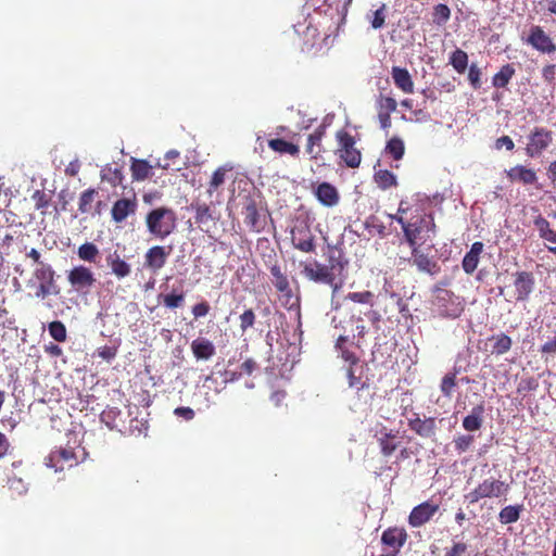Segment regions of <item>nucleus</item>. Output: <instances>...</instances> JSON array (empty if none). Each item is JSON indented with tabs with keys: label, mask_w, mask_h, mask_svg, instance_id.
<instances>
[{
	"label": "nucleus",
	"mask_w": 556,
	"mask_h": 556,
	"mask_svg": "<svg viewBox=\"0 0 556 556\" xmlns=\"http://www.w3.org/2000/svg\"><path fill=\"white\" fill-rule=\"evenodd\" d=\"M412 208L407 200H401L396 214L389 216L401 225L408 245H416L418 239L427 241L430 238V233L434 235L437 225L431 213L416 214L409 219L405 218L404 215L412 212Z\"/></svg>",
	"instance_id": "nucleus-1"
},
{
	"label": "nucleus",
	"mask_w": 556,
	"mask_h": 556,
	"mask_svg": "<svg viewBox=\"0 0 556 556\" xmlns=\"http://www.w3.org/2000/svg\"><path fill=\"white\" fill-rule=\"evenodd\" d=\"M328 264H323L316 260L301 262V274L309 281L332 286L336 279V271H343L349 262L344 257L342 250L330 247L327 254Z\"/></svg>",
	"instance_id": "nucleus-2"
},
{
	"label": "nucleus",
	"mask_w": 556,
	"mask_h": 556,
	"mask_svg": "<svg viewBox=\"0 0 556 556\" xmlns=\"http://www.w3.org/2000/svg\"><path fill=\"white\" fill-rule=\"evenodd\" d=\"M266 213L267 210L263 205L262 197L258 191L253 189L242 197L241 214L250 231L262 232L265 229Z\"/></svg>",
	"instance_id": "nucleus-3"
},
{
	"label": "nucleus",
	"mask_w": 556,
	"mask_h": 556,
	"mask_svg": "<svg viewBox=\"0 0 556 556\" xmlns=\"http://www.w3.org/2000/svg\"><path fill=\"white\" fill-rule=\"evenodd\" d=\"M177 216L174 210L160 206L150 211L146 216L149 232L159 239H165L176 228Z\"/></svg>",
	"instance_id": "nucleus-4"
},
{
	"label": "nucleus",
	"mask_w": 556,
	"mask_h": 556,
	"mask_svg": "<svg viewBox=\"0 0 556 556\" xmlns=\"http://www.w3.org/2000/svg\"><path fill=\"white\" fill-rule=\"evenodd\" d=\"M509 491V483L494 477H489L478 483L469 493L465 494V500L468 504H476L484 498H503L506 501Z\"/></svg>",
	"instance_id": "nucleus-5"
},
{
	"label": "nucleus",
	"mask_w": 556,
	"mask_h": 556,
	"mask_svg": "<svg viewBox=\"0 0 556 556\" xmlns=\"http://www.w3.org/2000/svg\"><path fill=\"white\" fill-rule=\"evenodd\" d=\"M337 149L334 151L339 160L349 168H357L362 162V152L356 147V139L344 129L336 132Z\"/></svg>",
	"instance_id": "nucleus-6"
},
{
	"label": "nucleus",
	"mask_w": 556,
	"mask_h": 556,
	"mask_svg": "<svg viewBox=\"0 0 556 556\" xmlns=\"http://www.w3.org/2000/svg\"><path fill=\"white\" fill-rule=\"evenodd\" d=\"M432 303L435 312L442 318H457L464 311L459 298L447 289H437Z\"/></svg>",
	"instance_id": "nucleus-7"
},
{
	"label": "nucleus",
	"mask_w": 556,
	"mask_h": 556,
	"mask_svg": "<svg viewBox=\"0 0 556 556\" xmlns=\"http://www.w3.org/2000/svg\"><path fill=\"white\" fill-rule=\"evenodd\" d=\"M554 134L546 127L535 126L527 136L525 152L529 157L541 156L553 143Z\"/></svg>",
	"instance_id": "nucleus-8"
},
{
	"label": "nucleus",
	"mask_w": 556,
	"mask_h": 556,
	"mask_svg": "<svg viewBox=\"0 0 556 556\" xmlns=\"http://www.w3.org/2000/svg\"><path fill=\"white\" fill-rule=\"evenodd\" d=\"M291 243L294 249L303 253H314L316 250V237L312 232L306 220H298L291 228Z\"/></svg>",
	"instance_id": "nucleus-9"
},
{
	"label": "nucleus",
	"mask_w": 556,
	"mask_h": 556,
	"mask_svg": "<svg viewBox=\"0 0 556 556\" xmlns=\"http://www.w3.org/2000/svg\"><path fill=\"white\" fill-rule=\"evenodd\" d=\"M34 277L39 281L37 295L59 294L60 290L55 283V271L50 264L38 262V266L34 270Z\"/></svg>",
	"instance_id": "nucleus-10"
},
{
	"label": "nucleus",
	"mask_w": 556,
	"mask_h": 556,
	"mask_svg": "<svg viewBox=\"0 0 556 556\" xmlns=\"http://www.w3.org/2000/svg\"><path fill=\"white\" fill-rule=\"evenodd\" d=\"M523 41L540 53L553 54L556 52V45L553 39L539 25L531 26L529 35Z\"/></svg>",
	"instance_id": "nucleus-11"
},
{
	"label": "nucleus",
	"mask_w": 556,
	"mask_h": 556,
	"mask_svg": "<svg viewBox=\"0 0 556 556\" xmlns=\"http://www.w3.org/2000/svg\"><path fill=\"white\" fill-rule=\"evenodd\" d=\"M67 280L77 292H86L96 283L93 273L84 265L73 267L67 274Z\"/></svg>",
	"instance_id": "nucleus-12"
},
{
	"label": "nucleus",
	"mask_w": 556,
	"mask_h": 556,
	"mask_svg": "<svg viewBox=\"0 0 556 556\" xmlns=\"http://www.w3.org/2000/svg\"><path fill=\"white\" fill-rule=\"evenodd\" d=\"M77 464V456L71 447H60L52 451L46 459V465L55 472L63 471L66 467L71 468Z\"/></svg>",
	"instance_id": "nucleus-13"
},
{
	"label": "nucleus",
	"mask_w": 556,
	"mask_h": 556,
	"mask_svg": "<svg viewBox=\"0 0 556 556\" xmlns=\"http://www.w3.org/2000/svg\"><path fill=\"white\" fill-rule=\"evenodd\" d=\"M439 508V504L430 501L422 502L412 509L408 516V525L412 528H420L432 519Z\"/></svg>",
	"instance_id": "nucleus-14"
},
{
	"label": "nucleus",
	"mask_w": 556,
	"mask_h": 556,
	"mask_svg": "<svg viewBox=\"0 0 556 556\" xmlns=\"http://www.w3.org/2000/svg\"><path fill=\"white\" fill-rule=\"evenodd\" d=\"M328 36L320 37V33L317 27L307 25L302 33V51L307 53L317 54L324 48V43L327 41Z\"/></svg>",
	"instance_id": "nucleus-15"
},
{
	"label": "nucleus",
	"mask_w": 556,
	"mask_h": 556,
	"mask_svg": "<svg viewBox=\"0 0 556 556\" xmlns=\"http://www.w3.org/2000/svg\"><path fill=\"white\" fill-rule=\"evenodd\" d=\"M514 287L516 291V301L525 302L533 292L535 280L530 271H517L515 275Z\"/></svg>",
	"instance_id": "nucleus-16"
},
{
	"label": "nucleus",
	"mask_w": 556,
	"mask_h": 556,
	"mask_svg": "<svg viewBox=\"0 0 556 556\" xmlns=\"http://www.w3.org/2000/svg\"><path fill=\"white\" fill-rule=\"evenodd\" d=\"M407 538L408 534L405 529L397 527L388 528L382 532L381 543L391 548V551L400 553L401 548L405 545Z\"/></svg>",
	"instance_id": "nucleus-17"
},
{
	"label": "nucleus",
	"mask_w": 556,
	"mask_h": 556,
	"mask_svg": "<svg viewBox=\"0 0 556 556\" xmlns=\"http://www.w3.org/2000/svg\"><path fill=\"white\" fill-rule=\"evenodd\" d=\"M137 207H138V202H137L135 194L130 199H128V198L119 199L112 206V210H111L112 219L115 223H122L129 215H134L137 211Z\"/></svg>",
	"instance_id": "nucleus-18"
},
{
	"label": "nucleus",
	"mask_w": 556,
	"mask_h": 556,
	"mask_svg": "<svg viewBox=\"0 0 556 556\" xmlns=\"http://www.w3.org/2000/svg\"><path fill=\"white\" fill-rule=\"evenodd\" d=\"M327 126L321 124L307 136L306 152L312 160L317 161L324 152L323 139L326 136Z\"/></svg>",
	"instance_id": "nucleus-19"
},
{
	"label": "nucleus",
	"mask_w": 556,
	"mask_h": 556,
	"mask_svg": "<svg viewBox=\"0 0 556 556\" xmlns=\"http://www.w3.org/2000/svg\"><path fill=\"white\" fill-rule=\"evenodd\" d=\"M409 247L412 248L413 264L419 271H424L429 275H435L439 271L437 262L425 254L417 244Z\"/></svg>",
	"instance_id": "nucleus-20"
},
{
	"label": "nucleus",
	"mask_w": 556,
	"mask_h": 556,
	"mask_svg": "<svg viewBox=\"0 0 556 556\" xmlns=\"http://www.w3.org/2000/svg\"><path fill=\"white\" fill-rule=\"evenodd\" d=\"M168 255L169 251H166L165 247L154 245L146 253L144 266L156 271L165 265Z\"/></svg>",
	"instance_id": "nucleus-21"
},
{
	"label": "nucleus",
	"mask_w": 556,
	"mask_h": 556,
	"mask_svg": "<svg viewBox=\"0 0 556 556\" xmlns=\"http://www.w3.org/2000/svg\"><path fill=\"white\" fill-rule=\"evenodd\" d=\"M317 200L327 207H332L339 203L340 195L334 186L329 182H321L314 191Z\"/></svg>",
	"instance_id": "nucleus-22"
},
{
	"label": "nucleus",
	"mask_w": 556,
	"mask_h": 556,
	"mask_svg": "<svg viewBox=\"0 0 556 556\" xmlns=\"http://www.w3.org/2000/svg\"><path fill=\"white\" fill-rule=\"evenodd\" d=\"M414 418L408 419V427L422 438H430L435 432L434 418L420 419L418 414H414Z\"/></svg>",
	"instance_id": "nucleus-23"
},
{
	"label": "nucleus",
	"mask_w": 556,
	"mask_h": 556,
	"mask_svg": "<svg viewBox=\"0 0 556 556\" xmlns=\"http://www.w3.org/2000/svg\"><path fill=\"white\" fill-rule=\"evenodd\" d=\"M483 247L484 245L481 241H476L471 244L470 250L465 254L462 267L466 274L471 275L477 269Z\"/></svg>",
	"instance_id": "nucleus-24"
},
{
	"label": "nucleus",
	"mask_w": 556,
	"mask_h": 556,
	"mask_svg": "<svg viewBox=\"0 0 556 556\" xmlns=\"http://www.w3.org/2000/svg\"><path fill=\"white\" fill-rule=\"evenodd\" d=\"M392 79L395 86L401 89L404 93L414 92V81L409 72L400 66H393L391 71Z\"/></svg>",
	"instance_id": "nucleus-25"
},
{
	"label": "nucleus",
	"mask_w": 556,
	"mask_h": 556,
	"mask_svg": "<svg viewBox=\"0 0 556 556\" xmlns=\"http://www.w3.org/2000/svg\"><path fill=\"white\" fill-rule=\"evenodd\" d=\"M377 442L380 452L384 457L391 456L400 445V442L396 441V434L392 431H387L386 428L380 432V437L377 438Z\"/></svg>",
	"instance_id": "nucleus-26"
},
{
	"label": "nucleus",
	"mask_w": 556,
	"mask_h": 556,
	"mask_svg": "<svg viewBox=\"0 0 556 556\" xmlns=\"http://www.w3.org/2000/svg\"><path fill=\"white\" fill-rule=\"evenodd\" d=\"M192 354L197 359H210L215 354L214 344L206 338H198L191 343Z\"/></svg>",
	"instance_id": "nucleus-27"
},
{
	"label": "nucleus",
	"mask_w": 556,
	"mask_h": 556,
	"mask_svg": "<svg viewBox=\"0 0 556 556\" xmlns=\"http://www.w3.org/2000/svg\"><path fill=\"white\" fill-rule=\"evenodd\" d=\"M507 177L511 181H520L523 185H532L536 181V174L533 169L523 165H516L507 170Z\"/></svg>",
	"instance_id": "nucleus-28"
},
{
	"label": "nucleus",
	"mask_w": 556,
	"mask_h": 556,
	"mask_svg": "<svg viewBox=\"0 0 556 556\" xmlns=\"http://www.w3.org/2000/svg\"><path fill=\"white\" fill-rule=\"evenodd\" d=\"M533 225L539 231L541 239L556 245V230L551 227L549 222L541 214L534 217Z\"/></svg>",
	"instance_id": "nucleus-29"
},
{
	"label": "nucleus",
	"mask_w": 556,
	"mask_h": 556,
	"mask_svg": "<svg viewBox=\"0 0 556 556\" xmlns=\"http://www.w3.org/2000/svg\"><path fill=\"white\" fill-rule=\"evenodd\" d=\"M106 263L118 279L129 276L131 271L130 265L122 260L116 251L108 255Z\"/></svg>",
	"instance_id": "nucleus-30"
},
{
	"label": "nucleus",
	"mask_w": 556,
	"mask_h": 556,
	"mask_svg": "<svg viewBox=\"0 0 556 556\" xmlns=\"http://www.w3.org/2000/svg\"><path fill=\"white\" fill-rule=\"evenodd\" d=\"M233 168L235 167L232 164L226 163V164L217 167L213 172L212 177L208 181V187H207V193L210 195H212L214 191H216L220 186H223L225 184L227 173L232 172Z\"/></svg>",
	"instance_id": "nucleus-31"
},
{
	"label": "nucleus",
	"mask_w": 556,
	"mask_h": 556,
	"mask_svg": "<svg viewBox=\"0 0 556 556\" xmlns=\"http://www.w3.org/2000/svg\"><path fill=\"white\" fill-rule=\"evenodd\" d=\"M268 147L279 154H289L293 157H298L300 154V148L298 144L289 142L282 138L269 139Z\"/></svg>",
	"instance_id": "nucleus-32"
},
{
	"label": "nucleus",
	"mask_w": 556,
	"mask_h": 556,
	"mask_svg": "<svg viewBox=\"0 0 556 556\" xmlns=\"http://www.w3.org/2000/svg\"><path fill=\"white\" fill-rule=\"evenodd\" d=\"M522 511V504L507 505L501 509L498 520L502 525L515 523L519 520Z\"/></svg>",
	"instance_id": "nucleus-33"
},
{
	"label": "nucleus",
	"mask_w": 556,
	"mask_h": 556,
	"mask_svg": "<svg viewBox=\"0 0 556 556\" xmlns=\"http://www.w3.org/2000/svg\"><path fill=\"white\" fill-rule=\"evenodd\" d=\"M130 170L132 179L137 181H142L152 175V166L146 160L132 159Z\"/></svg>",
	"instance_id": "nucleus-34"
},
{
	"label": "nucleus",
	"mask_w": 556,
	"mask_h": 556,
	"mask_svg": "<svg viewBox=\"0 0 556 556\" xmlns=\"http://www.w3.org/2000/svg\"><path fill=\"white\" fill-rule=\"evenodd\" d=\"M490 341H493V346L491 350L492 354L495 355H503L507 353L513 345V340L509 336L505 334L504 332L493 334L489 339Z\"/></svg>",
	"instance_id": "nucleus-35"
},
{
	"label": "nucleus",
	"mask_w": 556,
	"mask_h": 556,
	"mask_svg": "<svg viewBox=\"0 0 556 556\" xmlns=\"http://www.w3.org/2000/svg\"><path fill=\"white\" fill-rule=\"evenodd\" d=\"M516 71L513 64L503 65L500 71L493 76L492 85L495 88H505L510 79L514 77Z\"/></svg>",
	"instance_id": "nucleus-36"
},
{
	"label": "nucleus",
	"mask_w": 556,
	"mask_h": 556,
	"mask_svg": "<svg viewBox=\"0 0 556 556\" xmlns=\"http://www.w3.org/2000/svg\"><path fill=\"white\" fill-rule=\"evenodd\" d=\"M102 181L110 184L112 187L121 186L124 181L122 168L111 167L106 165L100 173Z\"/></svg>",
	"instance_id": "nucleus-37"
},
{
	"label": "nucleus",
	"mask_w": 556,
	"mask_h": 556,
	"mask_svg": "<svg viewBox=\"0 0 556 556\" xmlns=\"http://www.w3.org/2000/svg\"><path fill=\"white\" fill-rule=\"evenodd\" d=\"M159 298L162 300V303L166 308L176 309L185 304L186 294L182 289L179 291L174 289L173 292L167 294H160Z\"/></svg>",
	"instance_id": "nucleus-38"
},
{
	"label": "nucleus",
	"mask_w": 556,
	"mask_h": 556,
	"mask_svg": "<svg viewBox=\"0 0 556 556\" xmlns=\"http://www.w3.org/2000/svg\"><path fill=\"white\" fill-rule=\"evenodd\" d=\"M482 414H483V406L478 405L472 408V412L470 415L466 416L463 420V427L467 431H477L482 426Z\"/></svg>",
	"instance_id": "nucleus-39"
},
{
	"label": "nucleus",
	"mask_w": 556,
	"mask_h": 556,
	"mask_svg": "<svg viewBox=\"0 0 556 556\" xmlns=\"http://www.w3.org/2000/svg\"><path fill=\"white\" fill-rule=\"evenodd\" d=\"M363 366L361 364L356 366H349L346 369V377L349 381V387L354 388L356 390H362L367 387L366 382L363 380Z\"/></svg>",
	"instance_id": "nucleus-40"
},
{
	"label": "nucleus",
	"mask_w": 556,
	"mask_h": 556,
	"mask_svg": "<svg viewBox=\"0 0 556 556\" xmlns=\"http://www.w3.org/2000/svg\"><path fill=\"white\" fill-rule=\"evenodd\" d=\"M375 182L377 186L382 189L387 190L391 187L397 186V180L395 175L388 170V169H379L374 175Z\"/></svg>",
	"instance_id": "nucleus-41"
},
{
	"label": "nucleus",
	"mask_w": 556,
	"mask_h": 556,
	"mask_svg": "<svg viewBox=\"0 0 556 556\" xmlns=\"http://www.w3.org/2000/svg\"><path fill=\"white\" fill-rule=\"evenodd\" d=\"M273 283L276 291L280 293L285 304H289L293 298V291L287 275L285 274L283 276L273 280Z\"/></svg>",
	"instance_id": "nucleus-42"
},
{
	"label": "nucleus",
	"mask_w": 556,
	"mask_h": 556,
	"mask_svg": "<svg viewBox=\"0 0 556 556\" xmlns=\"http://www.w3.org/2000/svg\"><path fill=\"white\" fill-rule=\"evenodd\" d=\"M98 195V191L93 188H89L83 191L78 200V211L81 214H88L92 210V204Z\"/></svg>",
	"instance_id": "nucleus-43"
},
{
	"label": "nucleus",
	"mask_w": 556,
	"mask_h": 556,
	"mask_svg": "<svg viewBox=\"0 0 556 556\" xmlns=\"http://www.w3.org/2000/svg\"><path fill=\"white\" fill-rule=\"evenodd\" d=\"M31 201L35 210L40 211L41 215H46V210L51 205L52 197L45 190H36L31 194Z\"/></svg>",
	"instance_id": "nucleus-44"
},
{
	"label": "nucleus",
	"mask_w": 556,
	"mask_h": 556,
	"mask_svg": "<svg viewBox=\"0 0 556 556\" xmlns=\"http://www.w3.org/2000/svg\"><path fill=\"white\" fill-rule=\"evenodd\" d=\"M405 152V146L401 138H391L386 146V153L389 154L393 160L399 161L403 157Z\"/></svg>",
	"instance_id": "nucleus-45"
},
{
	"label": "nucleus",
	"mask_w": 556,
	"mask_h": 556,
	"mask_svg": "<svg viewBox=\"0 0 556 556\" xmlns=\"http://www.w3.org/2000/svg\"><path fill=\"white\" fill-rule=\"evenodd\" d=\"M191 208L194 210L195 223L199 225H205L213 220L212 212L206 203H192Z\"/></svg>",
	"instance_id": "nucleus-46"
},
{
	"label": "nucleus",
	"mask_w": 556,
	"mask_h": 556,
	"mask_svg": "<svg viewBox=\"0 0 556 556\" xmlns=\"http://www.w3.org/2000/svg\"><path fill=\"white\" fill-rule=\"evenodd\" d=\"M450 63L457 73L463 74L468 66V54L462 49H456L451 54Z\"/></svg>",
	"instance_id": "nucleus-47"
},
{
	"label": "nucleus",
	"mask_w": 556,
	"mask_h": 556,
	"mask_svg": "<svg viewBox=\"0 0 556 556\" xmlns=\"http://www.w3.org/2000/svg\"><path fill=\"white\" fill-rule=\"evenodd\" d=\"M378 113H393L397 109V102L393 97L380 93L376 100Z\"/></svg>",
	"instance_id": "nucleus-48"
},
{
	"label": "nucleus",
	"mask_w": 556,
	"mask_h": 556,
	"mask_svg": "<svg viewBox=\"0 0 556 556\" xmlns=\"http://www.w3.org/2000/svg\"><path fill=\"white\" fill-rule=\"evenodd\" d=\"M77 255L86 262H94L99 255V249L91 242H86L78 248Z\"/></svg>",
	"instance_id": "nucleus-49"
},
{
	"label": "nucleus",
	"mask_w": 556,
	"mask_h": 556,
	"mask_svg": "<svg viewBox=\"0 0 556 556\" xmlns=\"http://www.w3.org/2000/svg\"><path fill=\"white\" fill-rule=\"evenodd\" d=\"M49 334L58 342H65L67 339V330L65 325L60 320H53L48 326Z\"/></svg>",
	"instance_id": "nucleus-50"
},
{
	"label": "nucleus",
	"mask_w": 556,
	"mask_h": 556,
	"mask_svg": "<svg viewBox=\"0 0 556 556\" xmlns=\"http://www.w3.org/2000/svg\"><path fill=\"white\" fill-rule=\"evenodd\" d=\"M386 10L387 5L382 3L379 9L367 15V20L374 29H379L384 26L387 17Z\"/></svg>",
	"instance_id": "nucleus-51"
},
{
	"label": "nucleus",
	"mask_w": 556,
	"mask_h": 556,
	"mask_svg": "<svg viewBox=\"0 0 556 556\" xmlns=\"http://www.w3.org/2000/svg\"><path fill=\"white\" fill-rule=\"evenodd\" d=\"M456 376H457V372L454 371V372L446 374L442 378L441 384H440V390L444 394V396H446V397H451L452 396L453 390H454V388L457 384Z\"/></svg>",
	"instance_id": "nucleus-52"
},
{
	"label": "nucleus",
	"mask_w": 556,
	"mask_h": 556,
	"mask_svg": "<svg viewBox=\"0 0 556 556\" xmlns=\"http://www.w3.org/2000/svg\"><path fill=\"white\" fill-rule=\"evenodd\" d=\"M451 16V10L446 4H437L433 9V22L438 25L445 24Z\"/></svg>",
	"instance_id": "nucleus-53"
},
{
	"label": "nucleus",
	"mask_w": 556,
	"mask_h": 556,
	"mask_svg": "<svg viewBox=\"0 0 556 556\" xmlns=\"http://www.w3.org/2000/svg\"><path fill=\"white\" fill-rule=\"evenodd\" d=\"M351 2L352 0H324V3L329 10L334 11L338 15H342L343 17L346 15Z\"/></svg>",
	"instance_id": "nucleus-54"
},
{
	"label": "nucleus",
	"mask_w": 556,
	"mask_h": 556,
	"mask_svg": "<svg viewBox=\"0 0 556 556\" xmlns=\"http://www.w3.org/2000/svg\"><path fill=\"white\" fill-rule=\"evenodd\" d=\"M374 298H375V295L371 291L350 292L345 296L346 300H350L354 303L369 304V305H372Z\"/></svg>",
	"instance_id": "nucleus-55"
},
{
	"label": "nucleus",
	"mask_w": 556,
	"mask_h": 556,
	"mask_svg": "<svg viewBox=\"0 0 556 556\" xmlns=\"http://www.w3.org/2000/svg\"><path fill=\"white\" fill-rule=\"evenodd\" d=\"M256 315L252 308L245 309L239 317L240 320V329L242 332H245L248 329L252 328L255 324Z\"/></svg>",
	"instance_id": "nucleus-56"
},
{
	"label": "nucleus",
	"mask_w": 556,
	"mask_h": 556,
	"mask_svg": "<svg viewBox=\"0 0 556 556\" xmlns=\"http://www.w3.org/2000/svg\"><path fill=\"white\" fill-rule=\"evenodd\" d=\"M473 442L472 435H459L454 440L455 450L458 453L466 452Z\"/></svg>",
	"instance_id": "nucleus-57"
},
{
	"label": "nucleus",
	"mask_w": 556,
	"mask_h": 556,
	"mask_svg": "<svg viewBox=\"0 0 556 556\" xmlns=\"http://www.w3.org/2000/svg\"><path fill=\"white\" fill-rule=\"evenodd\" d=\"M96 354L104 361H112L117 355V346L103 345L97 349Z\"/></svg>",
	"instance_id": "nucleus-58"
},
{
	"label": "nucleus",
	"mask_w": 556,
	"mask_h": 556,
	"mask_svg": "<svg viewBox=\"0 0 556 556\" xmlns=\"http://www.w3.org/2000/svg\"><path fill=\"white\" fill-rule=\"evenodd\" d=\"M468 79L475 89L481 87V71L476 64L469 66Z\"/></svg>",
	"instance_id": "nucleus-59"
},
{
	"label": "nucleus",
	"mask_w": 556,
	"mask_h": 556,
	"mask_svg": "<svg viewBox=\"0 0 556 556\" xmlns=\"http://www.w3.org/2000/svg\"><path fill=\"white\" fill-rule=\"evenodd\" d=\"M211 306L206 301H202L192 306L191 313L195 319L205 317L210 313Z\"/></svg>",
	"instance_id": "nucleus-60"
},
{
	"label": "nucleus",
	"mask_w": 556,
	"mask_h": 556,
	"mask_svg": "<svg viewBox=\"0 0 556 556\" xmlns=\"http://www.w3.org/2000/svg\"><path fill=\"white\" fill-rule=\"evenodd\" d=\"M467 552V544L464 542H456L445 553L444 556H463Z\"/></svg>",
	"instance_id": "nucleus-61"
},
{
	"label": "nucleus",
	"mask_w": 556,
	"mask_h": 556,
	"mask_svg": "<svg viewBox=\"0 0 556 556\" xmlns=\"http://www.w3.org/2000/svg\"><path fill=\"white\" fill-rule=\"evenodd\" d=\"M555 75L556 65L547 64L542 68V77L546 83L552 84L555 80Z\"/></svg>",
	"instance_id": "nucleus-62"
},
{
	"label": "nucleus",
	"mask_w": 556,
	"mask_h": 556,
	"mask_svg": "<svg viewBox=\"0 0 556 556\" xmlns=\"http://www.w3.org/2000/svg\"><path fill=\"white\" fill-rule=\"evenodd\" d=\"M174 414L185 420H192L194 418V410L190 407L180 406L175 408Z\"/></svg>",
	"instance_id": "nucleus-63"
},
{
	"label": "nucleus",
	"mask_w": 556,
	"mask_h": 556,
	"mask_svg": "<svg viewBox=\"0 0 556 556\" xmlns=\"http://www.w3.org/2000/svg\"><path fill=\"white\" fill-rule=\"evenodd\" d=\"M496 149L505 147L508 151L514 150L515 143L509 136H502L495 142Z\"/></svg>",
	"instance_id": "nucleus-64"
}]
</instances>
